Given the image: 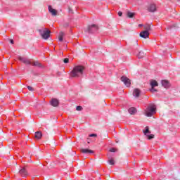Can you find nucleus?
<instances>
[{
	"mask_svg": "<svg viewBox=\"0 0 180 180\" xmlns=\"http://www.w3.org/2000/svg\"><path fill=\"white\" fill-rule=\"evenodd\" d=\"M85 68L82 65H76L73 68L72 70L70 72V77L72 78H79V77H82L84 74V70Z\"/></svg>",
	"mask_w": 180,
	"mask_h": 180,
	"instance_id": "obj_1",
	"label": "nucleus"
},
{
	"mask_svg": "<svg viewBox=\"0 0 180 180\" xmlns=\"http://www.w3.org/2000/svg\"><path fill=\"white\" fill-rule=\"evenodd\" d=\"M157 106L154 104H150L148 106L146 110H145V115L148 117H151L153 115L156 113Z\"/></svg>",
	"mask_w": 180,
	"mask_h": 180,
	"instance_id": "obj_2",
	"label": "nucleus"
},
{
	"mask_svg": "<svg viewBox=\"0 0 180 180\" xmlns=\"http://www.w3.org/2000/svg\"><path fill=\"white\" fill-rule=\"evenodd\" d=\"M38 32L40 34V36L44 39V40H47L50 37V30H47V28H42L40 30H38Z\"/></svg>",
	"mask_w": 180,
	"mask_h": 180,
	"instance_id": "obj_3",
	"label": "nucleus"
},
{
	"mask_svg": "<svg viewBox=\"0 0 180 180\" xmlns=\"http://www.w3.org/2000/svg\"><path fill=\"white\" fill-rule=\"evenodd\" d=\"M122 82H123L124 85H125V86H127V88H130V86L131 85V81L130 80V79H129V77H126V76H122L120 78Z\"/></svg>",
	"mask_w": 180,
	"mask_h": 180,
	"instance_id": "obj_4",
	"label": "nucleus"
},
{
	"mask_svg": "<svg viewBox=\"0 0 180 180\" xmlns=\"http://www.w3.org/2000/svg\"><path fill=\"white\" fill-rule=\"evenodd\" d=\"M98 30H99V27L95 24L89 25L87 28L88 33H96Z\"/></svg>",
	"mask_w": 180,
	"mask_h": 180,
	"instance_id": "obj_5",
	"label": "nucleus"
},
{
	"mask_svg": "<svg viewBox=\"0 0 180 180\" xmlns=\"http://www.w3.org/2000/svg\"><path fill=\"white\" fill-rule=\"evenodd\" d=\"M143 134H145V136L148 137V140H151L154 139V134H150V133L151 132L150 131L148 127H146L145 130H143Z\"/></svg>",
	"mask_w": 180,
	"mask_h": 180,
	"instance_id": "obj_6",
	"label": "nucleus"
},
{
	"mask_svg": "<svg viewBox=\"0 0 180 180\" xmlns=\"http://www.w3.org/2000/svg\"><path fill=\"white\" fill-rule=\"evenodd\" d=\"M161 84L163 88H165V89H168L171 87V83H169V81L167 79H164L161 81Z\"/></svg>",
	"mask_w": 180,
	"mask_h": 180,
	"instance_id": "obj_7",
	"label": "nucleus"
},
{
	"mask_svg": "<svg viewBox=\"0 0 180 180\" xmlns=\"http://www.w3.org/2000/svg\"><path fill=\"white\" fill-rule=\"evenodd\" d=\"M50 104L51 105V106H53V108H57V106L60 105V101H58V99L57 98H52L50 101Z\"/></svg>",
	"mask_w": 180,
	"mask_h": 180,
	"instance_id": "obj_8",
	"label": "nucleus"
},
{
	"mask_svg": "<svg viewBox=\"0 0 180 180\" xmlns=\"http://www.w3.org/2000/svg\"><path fill=\"white\" fill-rule=\"evenodd\" d=\"M148 11L152 13L157 12V6L154 4H150L148 7Z\"/></svg>",
	"mask_w": 180,
	"mask_h": 180,
	"instance_id": "obj_9",
	"label": "nucleus"
},
{
	"mask_svg": "<svg viewBox=\"0 0 180 180\" xmlns=\"http://www.w3.org/2000/svg\"><path fill=\"white\" fill-rule=\"evenodd\" d=\"M80 151L82 154H94V150L88 148H82Z\"/></svg>",
	"mask_w": 180,
	"mask_h": 180,
	"instance_id": "obj_10",
	"label": "nucleus"
},
{
	"mask_svg": "<svg viewBox=\"0 0 180 180\" xmlns=\"http://www.w3.org/2000/svg\"><path fill=\"white\" fill-rule=\"evenodd\" d=\"M49 12L52 15V16H57V10L53 8L51 6H48Z\"/></svg>",
	"mask_w": 180,
	"mask_h": 180,
	"instance_id": "obj_11",
	"label": "nucleus"
},
{
	"mask_svg": "<svg viewBox=\"0 0 180 180\" xmlns=\"http://www.w3.org/2000/svg\"><path fill=\"white\" fill-rule=\"evenodd\" d=\"M18 60L20 61H22V63H24V64H27V65L31 64L30 60H29V59H27V58H23L21 56H19Z\"/></svg>",
	"mask_w": 180,
	"mask_h": 180,
	"instance_id": "obj_12",
	"label": "nucleus"
},
{
	"mask_svg": "<svg viewBox=\"0 0 180 180\" xmlns=\"http://www.w3.org/2000/svg\"><path fill=\"white\" fill-rule=\"evenodd\" d=\"M19 174L20 175H21V176H24V177H26L28 175L27 170H26V168L25 167H22L20 169Z\"/></svg>",
	"mask_w": 180,
	"mask_h": 180,
	"instance_id": "obj_13",
	"label": "nucleus"
},
{
	"mask_svg": "<svg viewBox=\"0 0 180 180\" xmlns=\"http://www.w3.org/2000/svg\"><path fill=\"white\" fill-rule=\"evenodd\" d=\"M140 37H142L143 39H148V36H150V33L147 31H142L139 34Z\"/></svg>",
	"mask_w": 180,
	"mask_h": 180,
	"instance_id": "obj_14",
	"label": "nucleus"
},
{
	"mask_svg": "<svg viewBox=\"0 0 180 180\" xmlns=\"http://www.w3.org/2000/svg\"><path fill=\"white\" fill-rule=\"evenodd\" d=\"M140 89H134L133 91V95L135 98H139L140 96Z\"/></svg>",
	"mask_w": 180,
	"mask_h": 180,
	"instance_id": "obj_15",
	"label": "nucleus"
},
{
	"mask_svg": "<svg viewBox=\"0 0 180 180\" xmlns=\"http://www.w3.org/2000/svg\"><path fill=\"white\" fill-rule=\"evenodd\" d=\"M128 112L130 115H134L137 112V110L136 108L131 107L128 110Z\"/></svg>",
	"mask_w": 180,
	"mask_h": 180,
	"instance_id": "obj_16",
	"label": "nucleus"
},
{
	"mask_svg": "<svg viewBox=\"0 0 180 180\" xmlns=\"http://www.w3.org/2000/svg\"><path fill=\"white\" fill-rule=\"evenodd\" d=\"M150 86L151 88H155V86H158V82L155 80H150Z\"/></svg>",
	"mask_w": 180,
	"mask_h": 180,
	"instance_id": "obj_17",
	"label": "nucleus"
},
{
	"mask_svg": "<svg viewBox=\"0 0 180 180\" xmlns=\"http://www.w3.org/2000/svg\"><path fill=\"white\" fill-rule=\"evenodd\" d=\"M145 32H147L148 33L151 30V25L150 24H147L144 25Z\"/></svg>",
	"mask_w": 180,
	"mask_h": 180,
	"instance_id": "obj_18",
	"label": "nucleus"
},
{
	"mask_svg": "<svg viewBox=\"0 0 180 180\" xmlns=\"http://www.w3.org/2000/svg\"><path fill=\"white\" fill-rule=\"evenodd\" d=\"M43 136V134H41V132H40V131H37L36 133H35V137H36V139H41V136Z\"/></svg>",
	"mask_w": 180,
	"mask_h": 180,
	"instance_id": "obj_19",
	"label": "nucleus"
},
{
	"mask_svg": "<svg viewBox=\"0 0 180 180\" xmlns=\"http://www.w3.org/2000/svg\"><path fill=\"white\" fill-rule=\"evenodd\" d=\"M64 36H65L64 32L59 33V37H58L59 41H63V39Z\"/></svg>",
	"mask_w": 180,
	"mask_h": 180,
	"instance_id": "obj_20",
	"label": "nucleus"
},
{
	"mask_svg": "<svg viewBox=\"0 0 180 180\" xmlns=\"http://www.w3.org/2000/svg\"><path fill=\"white\" fill-rule=\"evenodd\" d=\"M108 164H110V165H115V159L112 158H109Z\"/></svg>",
	"mask_w": 180,
	"mask_h": 180,
	"instance_id": "obj_21",
	"label": "nucleus"
},
{
	"mask_svg": "<svg viewBox=\"0 0 180 180\" xmlns=\"http://www.w3.org/2000/svg\"><path fill=\"white\" fill-rule=\"evenodd\" d=\"M127 17H128V18H134V13H131V12H130V11H128L127 13Z\"/></svg>",
	"mask_w": 180,
	"mask_h": 180,
	"instance_id": "obj_22",
	"label": "nucleus"
},
{
	"mask_svg": "<svg viewBox=\"0 0 180 180\" xmlns=\"http://www.w3.org/2000/svg\"><path fill=\"white\" fill-rule=\"evenodd\" d=\"M144 57V52L140 51L138 54V58H143Z\"/></svg>",
	"mask_w": 180,
	"mask_h": 180,
	"instance_id": "obj_23",
	"label": "nucleus"
},
{
	"mask_svg": "<svg viewBox=\"0 0 180 180\" xmlns=\"http://www.w3.org/2000/svg\"><path fill=\"white\" fill-rule=\"evenodd\" d=\"M32 65H34V67H41V64H40V63L37 61L32 63Z\"/></svg>",
	"mask_w": 180,
	"mask_h": 180,
	"instance_id": "obj_24",
	"label": "nucleus"
},
{
	"mask_svg": "<svg viewBox=\"0 0 180 180\" xmlns=\"http://www.w3.org/2000/svg\"><path fill=\"white\" fill-rule=\"evenodd\" d=\"M76 110L81 111L82 110V106L78 105L76 107Z\"/></svg>",
	"mask_w": 180,
	"mask_h": 180,
	"instance_id": "obj_25",
	"label": "nucleus"
},
{
	"mask_svg": "<svg viewBox=\"0 0 180 180\" xmlns=\"http://www.w3.org/2000/svg\"><path fill=\"white\" fill-rule=\"evenodd\" d=\"M150 92H158V91L155 89L154 87H151V89H150Z\"/></svg>",
	"mask_w": 180,
	"mask_h": 180,
	"instance_id": "obj_26",
	"label": "nucleus"
},
{
	"mask_svg": "<svg viewBox=\"0 0 180 180\" xmlns=\"http://www.w3.org/2000/svg\"><path fill=\"white\" fill-rule=\"evenodd\" d=\"M68 61H70V59H68V58H65L63 60V63H65V64H68Z\"/></svg>",
	"mask_w": 180,
	"mask_h": 180,
	"instance_id": "obj_27",
	"label": "nucleus"
},
{
	"mask_svg": "<svg viewBox=\"0 0 180 180\" xmlns=\"http://www.w3.org/2000/svg\"><path fill=\"white\" fill-rule=\"evenodd\" d=\"M110 153H116V149L115 148H112L110 149Z\"/></svg>",
	"mask_w": 180,
	"mask_h": 180,
	"instance_id": "obj_28",
	"label": "nucleus"
},
{
	"mask_svg": "<svg viewBox=\"0 0 180 180\" xmlns=\"http://www.w3.org/2000/svg\"><path fill=\"white\" fill-rule=\"evenodd\" d=\"M27 89H29L30 91H33V87L30 86H27Z\"/></svg>",
	"mask_w": 180,
	"mask_h": 180,
	"instance_id": "obj_29",
	"label": "nucleus"
},
{
	"mask_svg": "<svg viewBox=\"0 0 180 180\" xmlns=\"http://www.w3.org/2000/svg\"><path fill=\"white\" fill-rule=\"evenodd\" d=\"M96 134H91L89 135L90 137H96Z\"/></svg>",
	"mask_w": 180,
	"mask_h": 180,
	"instance_id": "obj_30",
	"label": "nucleus"
},
{
	"mask_svg": "<svg viewBox=\"0 0 180 180\" xmlns=\"http://www.w3.org/2000/svg\"><path fill=\"white\" fill-rule=\"evenodd\" d=\"M123 15V13L122 11L118 12V15L122 16Z\"/></svg>",
	"mask_w": 180,
	"mask_h": 180,
	"instance_id": "obj_31",
	"label": "nucleus"
},
{
	"mask_svg": "<svg viewBox=\"0 0 180 180\" xmlns=\"http://www.w3.org/2000/svg\"><path fill=\"white\" fill-rule=\"evenodd\" d=\"M10 43L11 44H13V39H10Z\"/></svg>",
	"mask_w": 180,
	"mask_h": 180,
	"instance_id": "obj_32",
	"label": "nucleus"
},
{
	"mask_svg": "<svg viewBox=\"0 0 180 180\" xmlns=\"http://www.w3.org/2000/svg\"><path fill=\"white\" fill-rule=\"evenodd\" d=\"M139 26V27H141L143 26V24H140Z\"/></svg>",
	"mask_w": 180,
	"mask_h": 180,
	"instance_id": "obj_33",
	"label": "nucleus"
},
{
	"mask_svg": "<svg viewBox=\"0 0 180 180\" xmlns=\"http://www.w3.org/2000/svg\"><path fill=\"white\" fill-rule=\"evenodd\" d=\"M68 26V24H67L66 25H65V27H67Z\"/></svg>",
	"mask_w": 180,
	"mask_h": 180,
	"instance_id": "obj_34",
	"label": "nucleus"
}]
</instances>
